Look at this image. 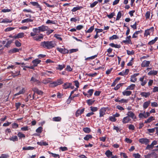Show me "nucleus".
Segmentation results:
<instances>
[{"instance_id":"f257e3e1","label":"nucleus","mask_w":158,"mask_h":158,"mask_svg":"<svg viewBox=\"0 0 158 158\" xmlns=\"http://www.w3.org/2000/svg\"><path fill=\"white\" fill-rule=\"evenodd\" d=\"M56 44L54 41H44L40 43V46L45 48L50 49L54 47Z\"/></svg>"},{"instance_id":"f03ea898","label":"nucleus","mask_w":158,"mask_h":158,"mask_svg":"<svg viewBox=\"0 0 158 158\" xmlns=\"http://www.w3.org/2000/svg\"><path fill=\"white\" fill-rule=\"evenodd\" d=\"M63 83V81L61 79H58L56 81L51 83L50 84L49 86L51 87H55Z\"/></svg>"},{"instance_id":"7ed1b4c3","label":"nucleus","mask_w":158,"mask_h":158,"mask_svg":"<svg viewBox=\"0 0 158 158\" xmlns=\"http://www.w3.org/2000/svg\"><path fill=\"white\" fill-rule=\"evenodd\" d=\"M139 81L140 82V84L142 86H144L148 81L146 77L144 76L140 77L139 79Z\"/></svg>"},{"instance_id":"20e7f679","label":"nucleus","mask_w":158,"mask_h":158,"mask_svg":"<svg viewBox=\"0 0 158 158\" xmlns=\"http://www.w3.org/2000/svg\"><path fill=\"white\" fill-rule=\"evenodd\" d=\"M62 47L63 48H62L57 47L56 49L61 53L64 54L68 53L69 52L68 50L65 48L64 46H63Z\"/></svg>"},{"instance_id":"39448f33","label":"nucleus","mask_w":158,"mask_h":158,"mask_svg":"<svg viewBox=\"0 0 158 158\" xmlns=\"http://www.w3.org/2000/svg\"><path fill=\"white\" fill-rule=\"evenodd\" d=\"M126 115L127 116H128L130 118H131L134 121L136 119V117L135 114L131 111H128Z\"/></svg>"},{"instance_id":"423d86ee","label":"nucleus","mask_w":158,"mask_h":158,"mask_svg":"<svg viewBox=\"0 0 158 158\" xmlns=\"http://www.w3.org/2000/svg\"><path fill=\"white\" fill-rule=\"evenodd\" d=\"M107 110V108L105 107H103L101 108L99 110V117H102L105 114V113Z\"/></svg>"},{"instance_id":"0eeeda50","label":"nucleus","mask_w":158,"mask_h":158,"mask_svg":"<svg viewBox=\"0 0 158 158\" xmlns=\"http://www.w3.org/2000/svg\"><path fill=\"white\" fill-rule=\"evenodd\" d=\"M139 142L142 144H144L145 145H147L148 144L149 142V139H148L146 138H143L140 139H139Z\"/></svg>"},{"instance_id":"6e6552de","label":"nucleus","mask_w":158,"mask_h":158,"mask_svg":"<svg viewBox=\"0 0 158 158\" xmlns=\"http://www.w3.org/2000/svg\"><path fill=\"white\" fill-rule=\"evenodd\" d=\"M150 61L144 60L143 61L141 64V66L142 67H148L149 66L150 64Z\"/></svg>"},{"instance_id":"1a4fd4ad","label":"nucleus","mask_w":158,"mask_h":158,"mask_svg":"<svg viewBox=\"0 0 158 158\" xmlns=\"http://www.w3.org/2000/svg\"><path fill=\"white\" fill-rule=\"evenodd\" d=\"M139 74V73H135L133 75H131V77L130 81L132 82H135L137 80L136 77L138 76Z\"/></svg>"},{"instance_id":"9d476101","label":"nucleus","mask_w":158,"mask_h":158,"mask_svg":"<svg viewBox=\"0 0 158 158\" xmlns=\"http://www.w3.org/2000/svg\"><path fill=\"white\" fill-rule=\"evenodd\" d=\"M154 27H152L149 29L146 30L145 31L144 36H147L150 35V34L153 32L154 31Z\"/></svg>"},{"instance_id":"9b49d317","label":"nucleus","mask_w":158,"mask_h":158,"mask_svg":"<svg viewBox=\"0 0 158 158\" xmlns=\"http://www.w3.org/2000/svg\"><path fill=\"white\" fill-rule=\"evenodd\" d=\"M129 101L128 99H125L124 98H122L121 99L119 98H117L116 99H115V101L116 102H119L120 103H127Z\"/></svg>"},{"instance_id":"f8f14e48","label":"nucleus","mask_w":158,"mask_h":158,"mask_svg":"<svg viewBox=\"0 0 158 158\" xmlns=\"http://www.w3.org/2000/svg\"><path fill=\"white\" fill-rule=\"evenodd\" d=\"M38 28L40 32L47 31L48 29V26L44 25L39 27Z\"/></svg>"},{"instance_id":"ddd939ff","label":"nucleus","mask_w":158,"mask_h":158,"mask_svg":"<svg viewBox=\"0 0 158 158\" xmlns=\"http://www.w3.org/2000/svg\"><path fill=\"white\" fill-rule=\"evenodd\" d=\"M43 35L42 34H40L39 35H37L33 37V39L37 41H41V40L43 39Z\"/></svg>"},{"instance_id":"4468645a","label":"nucleus","mask_w":158,"mask_h":158,"mask_svg":"<svg viewBox=\"0 0 158 158\" xmlns=\"http://www.w3.org/2000/svg\"><path fill=\"white\" fill-rule=\"evenodd\" d=\"M31 81L32 83H34L35 85H40L41 83L40 81L33 77H32L31 78Z\"/></svg>"},{"instance_id":"2eb2a0df","label":"nucleus","mask_w":158,"mask_h":158,"mask_svg":"<svg viewBox=\"0 0 158 158\" xmlns=\"http://www.w3.org/2000/svg\"><path fill=\"white\" fill-rule=\"evenodd\" d=\"M131 120V119L128 116L124 117L122 119V122L123 124H126L128 123Z\"/></svg>"},{"instance_id":"dca6fc26","label":"nucleus","mask_w":158,"mask_h":158,"mask_svg":"<svg viewBox=\"0 0 158 158\" xmlns=\"http://www.w3.org/2000/svg\"><path fill=\"white\" fill-rule=\"evenodd\" d=\"M85 110V108H83L81 110L78 109V110L76 112V116L77 117L81 115V114H82Z\"/></svg>"},{"instance_id":"f3484780","label":"nucleus","mask_w":158,"mask_h":158,"mask_svg":"<svg viewBox=\"0 0 158 158\" xmlns=\"http://www.w3.org/2000/svg\"><path fill=\"white\" fill-rule=\"evenodd\" d=\"M151 94V93L149 92H142L140 93V95L141 97L147 98Z\"/></svg>"},{"instance_id":"a211bd4d","label":"nucleus","mask_w":158,"mask_h":158,"mask_svg":"<svg viewBox=\"0 0 158 158\" xmlns=\"http://www.w3.org/2000/svg\"><path fill=\"white\" fill-rule=\"evenodd\" d=\"M129 71V69H126L125 71H123L119 73L118 74V75L122 76H124L125 75H127L128 74Z\"/></svg>"},{"instance_id":"6ab92c4d","label":"nucleus","mask_w":158,"mask_h":158,"mask_svg":"<svg viewBox=\"0 0 158 158\" xmlns=\"http://www.w3.org/2000/svg\"><path fill=\"white\" fill-rule=\"evenodd\" d=\"M41 61V60H40L38 59H36L33 60L32 62L33 64V65L34 66L36 67L37 66V65L39 64Z\"/></svg>"},{"instance_id":"aec40b11","label":"nucleus","mask_w":158,"mask_h":158,"mask_svg":"<svg viewBox=\"0 0 158 158\" xmlns=\"http://www.w3.org/2000/svg\"><path fill=\"white\" fill-rule=\"evenodd\" d=\"M72 85V84L71 83H65L63 85V88L64 89H66L68 88H69L70 85Z\"/></svg>"},{"instance_id":"412c9836","label":"nucleus","mask_w":158,"mask_h":158,"mask_svg":"<svg viewBox=\"0 0 158 158\" xmlns=\"http://www.w3.org/2000/svg\"><path fill=\"white\" fill-rule=\"evenodd\" d=\"M25 88H23L21 90H20L18 93L15 94L14 95V97H15L17 95H19L21 94H23L25 92Z\"/></svg>"},{"instance_id":"4be33fe9","label":"nucleus","mask_w":158,"mask_h":158,"mask_svg":"<svg viewBox=\"0 0 158 158\" xmlns=\"http://www.w3.org/2000/svg\"><path fill=\"white\" fill-rule=\"evenodd\" d=\"M51 78H45L42 81V83L44 84H47L48 83H51V81L50 80Z\"/></svg>"},{"instance_id":"5701e85b","label":"nucleus","mask_w":158,"mask_h":158,"mask_svg":"<svg viewBox=\"0 0 158 158\" xmlns=\"http://www.w3.org/2000/svg\"><path fill=\"white\" fill-rule=\"evenodd\" d=\"M131 38V36L129 35V36H127L126 37L125 40H123V42L126 44H130V42H131V40H130Z\"/></svg>"},{"instance_id":"b1692460","label":"nucleus","mask_w":158,"mask_h":158,"mask_svg":"<svg viewBox=\"0 0 158 158\" xmlns=\"http://www.w3.org/2000/svg\"><path fill=\"white\" fill-rule=\"evenodd\" d=\"M150 104V101L145 102L143 105V109H147L148 107Z\"/></svg>"},{"instance_id":"393cba45","label":"nucleus","mask_w":158,"mask_h":158,"mask_svg":"<svg viewBox=\"0 0 158 158\" xmlns=\"http://www.w3.org/2000/svg\"><path fill=\"white\" fill-rule=\"evenodd\" d=\"M31 4L33 6H36V7L39 8L40 10H41V7L37 2H31Z\"/></svg>"},{"instance_id":"a878e982","label":"nucleus","mask_w":158,"mask_h":158,"mask_svg":"<svg viewBox=\"0 0 158 158\" xmlns=\"http://www.w3.org/2000/svg\"><path fill=\"white\" fill-rule=\"evenodd\" d=\"M37 144L40 146H47L48 145V144L45 141H44L43 140H41L40 142H38L37 143Z\"/></svg>"},{"instance_id":"bb28decb","label":"nucleus","mask_w":158,"mask_h":158,"mask_svg":"<svg viewBox=\"0 0 158 158\" xmlns=\"http://www.w3.org/2000/svg\"><path fill=\"white\" fill-rule=\"evenodd\" d=\"M105 155L108 158L110 157L113 155V153L109 150H107L105 153Z\"/></svg>"},{"instance_id":"cd10ccee","label":"nucleus","mask_w":158,"mask_h":158,"mask_svg":"<svg viewBox=\"0 0 158 158\" xmlns=\"http://www.w3.org/2000/svg\"><path fill=\"white\" fill-rule=\"evenodd\" d=\"M10 141H12L13 142L17 141L18 140V138L17 136L14 135L13 136L11 137H10L8 139Z\"/></svg>"},{"instance_id":"c85d7f7f","label":"nucleus","mask_w":158,"mask_h":158,"mask_svg":"<svg viewBox=\"0 0 158 158\" xmlns=\"http://www.w3.org/2000/svg\"><path fill=\"white\" fill-rule=\"evenodd\" d=\"M132 92L130 91L124 90L123 92V94L124 96H128L130 95Z\"/></svg>"},{"instance_id":"c756f323","label":"nucleus","mask_w":158,"mask_h":158,"mask_svg":"<svg viewBox=\"0 0 158 158\" xmlns=\"http://www.w3.org/2000/svg\"><path fill=\"white\" fill-rule=\"evenodd\" d=\"M33 91L35 93H36L39 95H42L43 92L40 90H39L38 89L36 88H34L33 89Z\"/></svg>"},{"instance_id":"7c9ffc66","label":"nucleus","mask_w":158,"mask_h":158,"mask_svg":"<svg viewBox=\"0 0 158 158\" xmlns=\"http://www.w3.org/2000/svg\"><path fill=\"white\" fill-rule=\"evenodd\" d=\"M82 8V7L81 6H77L76 7H74L73 8V9L71 10V11L73 12H75L77 10H80Z\"/></svg>"},{"instance_id":"2f4dec72","label":"nucleus","mask_w":158,"mask_h":158,"mask_svg":"<svg viewBox=\"0 0 158 158\" xmlns=\"http://www.w3.org/2000/svg\"><path fill=\"white\" fill-rule=\"evenodd\" d=\"M154 120V117L153 116H151L146 120H145V123H149Z\"/></svg>"},{"instance_id":"473e14b6","label":"nucleus","mask_w":158,"mask_h":158,"mask_svg":"<svg viewBox=\"0 0 158 158\" xmlns=\"http://www.w3.org/2000/svg\"><path fill=\"white\" fill-rule=\"evenodd\" d=\"M109 45L112 47L119 48H120L121 46L120 45H118L117 44H114L113 43H111L109 44Z\"/></svg>"},{"instance_id":"72a5a7b5","label":"nucleus","mask_w":158,"mask_h":158,"mask_svg":"<svg viewBox=\"0 0 158 158\" xmlns=\"http://www.w3.org/2000/svg\"><path fill=\"white\" fill-rule=\"evenodd\" d=\"M158 73V71L155 70L151 71L148 73V75L150 76L152 75H156Z\"/></svg>"},{"instance_id":"f704fd0d","label":"nucleus","mask_w":158,"mask_h":158,"mask_svg":"<svg viewBox=\"0 0 158 158\" xmlns=\"http://www.w3.org/2000/svg\"><path fill=\"white\" fill-rule=\"evenodd\" d=\"M135 84H132L127 87L126 90H133L135 88Z\"/></svg>"},{"instance_id":"c9c22d12","label":"nucleus","mask_w":158,"mask_h":158,"mask_svg":"<svg viewBox=\"0 0 158 158\" xmlns=\"http://www.w3.org/2000/svg\"><path fill=\"white\" fill-rule=\"evenodd\" d=\"M139 116L140 118H147V116H146L145 112L144 111L143 113H140L139 114Z\"/></svg>"},{"instance_id":"e433bc0d","label":"nucleus","mask_w":158,"mask_h":158,"mask_svg":"<svg viewBox=\"0 0 158 158\" xmlns=\"http://www.w3.org/2000/svg\"><path fill=\"white\" fill-rule=\"evenodd\" d=\"M35 148L34 147H24L23 148V150H32L34 149Z\"/></svg>"},{"instance_id":"4c0bfd02","label":"nucleus","mask_w":158,"mask_h":158,"mask_svg":"<svg viewBox=\"0 0 158 158\" xmlns=\"http://www.w3.org/2000/svg\"><path fill=\"white\" fill-rule=\"evenodd\" d=\"M158 38L157 37H155L154 39L152 40L149 42L148 44L150 45L153 44L157 40Z\"/></svg>"},{"instance_id":"58836bf2","label":"nucleus","mask_w":158,"mask_h":158,"mask_svg":"<svg viewBox=\"0 0 158 158\" xmlns=\"http://www.w3.org/2000/svg\"><path fill=\"white\" fill-rule=\"evenodd\" d=\"M33 20L31 19H24L22 21L21 23H28V22H32Z\"/></svg>"},{"instance_id":"ea45409f","label":"nucleus","mask_w":158,"mask_h":158,"mask_svg":"<svg viewBox=\"0 0 158 158\" xmlns=\"http://www.w3.org/2000/svg\"><path fill=\"white\" fill-rule=\"evenodd\" d=\"M17 135L20 139L25 138V135L21 132H18L17 134Z\"/></svg>"},{"instance_id":"a19ab883","label":"nucleus","mask_w":158,"mask_h":158,"mask_svg":"<svg viewBox=\"0 0 158 158\" xmlns=\"http://www.w3.org/2000/svg\"><path fill=\"white\" fill-rule=\"evenodd\" d=\"M92 138V135H87L84 138V139L85 140L88 141L89 139H91Z\"/></svg>"},{"instance_id":"79ce46f5","label":"nucleus","mask_w":158,"mask_h":158,"mask_svg":"<svg viewBox=\"0 0 158 158\" xmlns=\"http://www.w3.org/2000/svg\"><path fill=\"white\" fill-rule=\"evenodd\" d=\"M61 120V118L60 117H55L52 118V120L55 122L60 121Z\"/></svg>"},{"instance_id":"37998d69","label":"nucleus","mask_w":158,"mask_h":158,"mask_svg":"<svg viewBox=\"0 0 158 158\" xmlns=\"http://www.w3.org/2000/svg\"><path fill=\"white\" fill-rule=\"evenodd\" d=\"M46 23L47 24H49V23H52V24H56V22L55 21H52V20H51L49 19H48L46 22Z\"/></svg>"},{"instance_id":"c03bdc74","label":"nucleus","mask_w":158,"mask_h":158,"mask_svg":"<svg viewBox=\"0 0 158 158\" xmlns=\"http://www.w3.org/2000/svg\"><path fill=\"white\" fill-rule=\"evenodd\" d=\"M83 131L86 133H89L90 131L91 130L90 128L88 127H85L83 129Z\"/></svg>"},{"instance_id":"a18cd8bd","label":"nucleus","mask_w":158,"mask_h":158,"mask_svg":"<svg viewBox=\"0 0 158 158\" xmlns=\"http://www.w3.org/2000/svg\"><path fill=\"white\" fill-rule=\"evenodd\" d=\"M32 31L36 35H37V33H40V32L38 27L33 28Z\"/></svg>"},{"instance_id":"49530a36","label":"nucleus","mask_w":158,"mask_h":158,"mask_svg":"<svg viewBox=\"0 0 158 158\" xmlns=\"http://www.w3.org/2000/svg\"><path fill=\"white\" fill-rule=\"evenodd\" d=\"M90 110L93 112H96L98 110V108L96 107H93L91 106L90 107Z\"/></svg>"},{"instance_id":"de8ad7c7","label":"nucleus","mask_w":158,"mask_h":158,"mask_svg":"<svg viewBox=\"0 0 158 158\" xmlns=\"http://www.w3.org/2000/svg\"><path fill=\"white\" fill-rule=\"evenodd\" d=\"M65 65L64 64H59L58 65V67L57 68L58 69H59L60 70H62L63 68H65Z\"/></svg>"},{"instance_id":"09e8293b","label":"nucleus","mask_w":158,"mask_h":158,"mask_svg":"<svg viewBox=\"0 0 158 158\" xmlns=\"http://www.w3.org/2000/svg\"><path fill=\"white\" fill-rule=\"evenodd\" d=\"M94 102V100H92L91 99H88L86 101L87 103L89 106L91 105Z\"/></svg>"},{"instance_id":"8fccbe9b","label":"nucleus","mask_w":158,"mask_h":158,"mask_svg":"<svg viewBox=\"0 0 158 158\" xmlns=\"http://www.w3.org/2000/svg\"><path fill=\"white\" fill-rule=\"evenodd\" d=\"M43 128L41 127H39L36 130V132L38 133H40L42 132Z\"/></svg>"},{"instance_id":"3c124183","label":"nucleus","mask_w":158,"mask_h":158,"mask_svg":"<svg viewBox=\"0 0 158 158\" xmlns=\"http://www.w3.org/2000/svg\"><path fill=\"white\" fill-rule=\"evenodd\" d=\"M122 16V14L120 11L118 12L117 14V18H116V20H118L121 18Z\"/></svg>"},{"instance_id":"603ef678","label":"nucleus","mask_w":158,"mask_h":158,"mask_svg":"<svg viewBox=\"0 0 158 158\" xmlns=\"http://www.w3.org/2000/svg\"><path fill=\"white\" fill-rule=\"evenodd\" d=\"M94 29V26H92L88 30L86 31V33H91Z\"/></svg>"},{"instance_id":"864d4df0","label":"nucleus","mask_w":158,"mask_h":158,"mask_svg":"<svg viewBox=\"0 0 158 158\" xmlns=\"http://www.w3.org/2000/svg\"><path fill=\"white\" fill-rule=\"evenodd\" d=\"M154 147L153 146V145H152V143L150 145H148L147 146V147L146 148V149H148L150 150V149H152Z\"/></svg>"},{"instance_id":"5fc2aeb1","label":"nucleus","mask_w":158,"mask_h":158,"mask_svg":"<svg viewBox=\"0 0 158 158\" xmlns=\"http://www.w3.org/2000/svg\"><path fill=\"white\" fill-rule=\"evenodd\" d=\"M17 34L18 38H22L24 37V34L23 32H20L18 33Z\"/></svg>"},{"instance_id":"6e6d98bb","label":"nucleus","mask_w":158,"mask_h":158,"mask_svg":"<svg viewBox=\"0 0 158 158\" xmlns=\"http://www.w3.org/2000/svg\"><path fill=\"white\" fill-rule=\"evenodd\" d=\"M40 74L42 76H45L46 75H47L48 76H50L49 74L47 73V70L45 71V72H41Z\"/></svg>"},{"instance_id":"4d7b16f0","label":"nucleus","mask_w":158,"mask_h":158,"mask_svg":"<svg viewBox=\"0 0 158 158\" xmlns=\"http://www.w3.org/2000/svg\"><path fill=\"white\" fill-rule=\"evenodd\" d=\"M139 33H140V31H136L132 35V38H136L137 36V35Z\"/></svg>"},{"instance_id":"13d9d810","label":"nucleus","mask_w":158,"mask_h":158,"mask_svg":"<svg viewBox=\"0 0 158 158\" xmlns=\"http://www.w3.org/2000/svg\"><path fill=\"white\" fill-rule=\"evenodd\" d=\"M98 1H95L93 3L90 4V7L91 8H92L94 7L98 3Z\"/></svg>"},{"instance_id":"bf43d9fd","label":"nucleus","mask_w":158,"mask_h":158,"mask_svg":"<svg viewBox=\"0 0 158 158\" xmlns=\"http://www.w3.org/2000/svg\"><path fill=\"white\" fill-rule=\"evenodd\" d=\"M115 15V14L114 13L112 12V13H111L110 15H107V16L110 19L112 18L113 17V16H114Z\"/></svg>"},{"instance_id":"052dcab7","label":"nucleus","mask_w":158,"mask_h":158,"mask_svg":"<svg viewBox=\"0 0 158 158\" xmlns=\"http://www.w3.org/2000/svg\"><path fill=\"white\" fill-rule=\"evenodd\" d=\"M15 29V27H9L7 28L6 29H5V31L6 32L10 31L12 30H14Z\"/></svg>"},{"instance_id":"680f3d73","label":"nucleus","mask_w":158,"mask_h":158,"mask_svg":"<svg viewBox=\"0 0 158 158\" xmlns=\"http://www.w3.org/2000/svg\"><path fill=\"white\" fill-rule=\"evenodd\" d=\"M109 119L112 122H115L116 120V119L113 115L110 116L109 117Z\"/></svg>"},{"instance_id":"e2e57ef3","label":"nucleus","mask_w":158,"mask_h":158,"mask_svg":"<svg viewBox=\"0 0 158 158\" xmlns=\"http://www.w3.org/2000/svg\"><path fill=\"white\" fill-rule=\"evenodd\" d=\"M21 130L22 131H27L29 130L28 127L26 126L22 127Z\"/></svg>"},{"instance_id":"0e129e2a","label":"nucleus","mask_w":158,"mask_h":158,"mask_svg":"<svg viewBox=\"0 0 158 158\" xmlns=\"http://www.w3.org/2000/svg\"><path fill=\"white\" fill-rule=\"evenodd\" d=\"M9 156L7 154H2L1 156H0V158H7L9 157Z\"/></svg>"},{"instance_id":"69168bd1","label":"nucleus","mask_w":158,"mask_h":158,"mask_svg":"<svg viewBox=\"0 0 158 158\" xmlns=\"http://www.w3.org/2000/svg\"><path fill=\"white\" fill-rule=\"evenodd\" d=\"M15 44L17 47H20L21 46V43L18 40H16L15 42Z\"/></svg>"},{"instance_id":"338daca9","label":"nucleus","mask_w":158,"mask_h":158,"mask_svg":"<svg viewBox=\"0 0 158 158\" xmlns=\"http://www.w3.org/2000/svg\"><path fill=\"white\" fill-rule=\"evenodd\" d=\"M151 106L152 107H156L158 106V104L156 102L151 103Z\"/></svg>"},{"instance_id":"774afa93","label":"nucleus","mask_w":158,"mask_h":158,"mask_svg":"<svg viewBox=\"0 0 158 158\" xmlns=\"http://www.w3.org/2000/svg\"><path fill=\"white\" fill-rule=\"evenodd\" d=\"M133 156L135 158H140L141 157L139 153L133 154Z\"/></svg>"}]
</instances>
